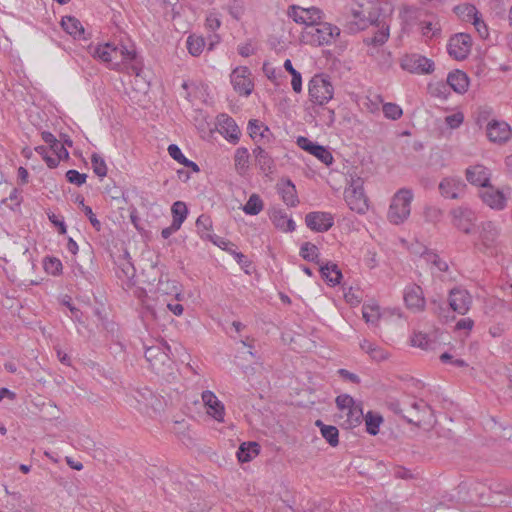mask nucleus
<instances>
[{
	"label": "nucleus",
	"mask_w": 512,
	"mask_h": 512,
	"mask_svg": "<svg viewBox=\"0 0 512 512\" xmlns=\"http://www.w3.org/2000/svg\"><path fill=\"white\" fill-rule=\"evenodd\" d=\"M380 12L378 0H353L351 4L353 23L358 30H364L370 25L376 24Z\"/></svg>",
	"instance_id": "1"
},
{
	"label": "nucleus",
	"mask_w": 512,
	"mask_h": 512,
	"mask_svg": "<svg viewBox=\"0 0 512 512\" xmlns=\"http://www.w3.org/2000/svg\"><path fill=\"white\" fill-rule=\"evenodd\" d=\"M112 49L114 50L112 52L113 59L121 63L120 72H127L129 74H135L136 76L140 75L142 63L138 59L137 51L133 43L121 40L118 44L112 43Z\"/></svg>",
	"instance_id": "2"
},
{
	"label": "nucleus",
	"mask_w": 512,
	"mask_h": 512,
	"mask_svg": "<svg viewBox=\"0 0 512 512\" xmlns=\"http://www.w3.org/2000/svg\"><path fill=\"white\" fill-rule=\"evenodd\" d=\"M340 35V29L330 23L319 21L318 24L304 28L301 41L312 46L332 44Z\"/></svg>",
	"instance_id": "3"
},
{
	"label": "nucleus",
	"mask_w": 512,
	"mask_h": 512,
	"mask_svg": "<svg viewBox=\"0 0 512 512\" xmlns=\"http://www.w3.org/2000/svg\"><path fill=\"white\" fill-rule=\"evenodd\" d=\"M413 200V192L411 189L402 188L398 190L392 197L388 210V220L399 225L405 222L411 212V202Z\"/></svg>",
	"instance_id": "4"
},
{
	"label": "nucleus",
	"mask_w": 512,
	"mask_h": 512,
	"mask_svg": "<svg viewBox=\"0 0 512 512\" xmlns=\"http://www.w3.org/2000/svg\"><path fill=\"white\" fill-rule=\"evenodd\" d=\"M364 181L361 177L350 175L349 186L345 190V201L352 211L365 213L368 209L367 198L363 188Z\"/></svg>",
	"instance_id": "5"
},
{
	"label": "nucleus",
	"mask_w": 512,
	"mask_h": 512,
	"mask_svg": "<svg viewBox=\"0 0 512 512\" xmlns=\"http://www.w3.org/2000/svg\"><path fill=\"white\" fill-rule=\"evenodd\" d=\"M500 228L492 221L480 225L477 248L486 254H494L499 244Z\"/></svg>",
	"instance_id": "6"
},
{
	"label": "nucleus",
	"mask_w": 512,
	"mask_h": 512,
	"mask_svg": "<svg viewBox=\"0 0 512 512\" xmlns=\"http://www.w3.org/2000/svg\"><path fill=\"white\" fill-rule=\"evenodd\" d=\"M310 100L317 105H324L333 98L334 89L328 78L323 75H315L309 81Z\"/></svg>",
	"instance_id": "7"
},
{
	"label": "nucleus",
	"mask_w": 512,
	"mask_h": 512,
	"mask_svg": "<svg viewBox=\"0 0 512 512\" xmlns=\"http://www.w3.org/2000/svg\"><path fill=\"white\" fill-rule=\"evenodd\" d=\"M482 188L483 190L479 193V197L484 204L496 211H501L506 208L507 199L511 193L510 187L507 186L502 189H498L489 183L487 187Z\"/></svg>",
	"instance_id": "8"
},
{
	"label": "nucleus",
	"mask_w": 512,
	"mask_h": 512,
	"mask_svg": "<svg viewBox=\"0 0 512 512\" xmlns=\"http://www.w3.org/2000/svg\"><path fill=\"white\" fill-rule=\"evenodd\" d=\"M288 16L293 19L297 24L310 28L322 20L323 13L317 7L304 8L302 6L293 5L290 6L287 12Z\"/></svg>",
	"instance_id": "9"
},
{
	"label": "nucleus",
	"mask_w": 512,
	"mask_h": 512,
	"mask_svg": "<svg viewBox=\"0 0 512 512\" xmlns=\"http://www.w3.org/2000/svg\"><path fill=\"white\" fill-rule=\"evenodd\" d=\"M251 76L250 69L245 66L237 67L232 71L230 75L231 84L238 94L249 96L252 93L254 83Z\"/></svg>",
	"instance_id": "10"
},
{
	"label": "nucleus",
	"mask_w": 512,
	"mask_h": 512,
	"mask_svg": "<svg viewBox=\"0 0 512 512\" xmlns=\"http://www.w3.org/2000/svg\"><path fill=\"white\" fill-rule=\"evenodd\" d=\"M453 225L466 234H470L476 222V214L468 207L460 206L451 210Z\"/></svg>",
	"instance_id": "11"
},
{
	"label": "nucleus",
	"mask_w": 512,
	"mask_h": 512,
	"mask_svg": "<svg viewBox=\"0 0 512 512\" xmlns=\"http://www.w3.org/2000/svg\"><path fill=\"white\" fill-rule=\"evenodd\" d=\"M448 53L456 60L465 59L471 50V37L465 33H459L450 38Z\"/></svg>",
	"instance_id": "12"
},
{
	"label": "nucleus",
	"mask_w": 512,
	"mask_h": 512,
	"mask_svg": "<svg viewBox=\"0 0 512 512\" xmlns=\"http://www.w3.org/2000/svg\"><path fill=\"white\" fill-rule=\"evenodd\" d=\"M401 66L409 72L418 74H426L434 70V63L430 59L416 54L405 57Z\"/></svg>",
	"instance_id": "13"
},
{
	"label": "nucleus",
	"mask_w": 512,
	"mask_h": 512,
	"mask_svg": "<svg viewBox=\"0 0 512 512\" xmlns=\"http://www.w3.org/2000/svg\"><path fill=\"white\" fill-rule=\"evenodd\" d=\"M297 145L307 151L308 153L315 156L325 165H330L333 162V156L331 152L324 146L318 145L306 137L300 136L297 138Z\"/></svg>",
	"instance_id": "14"
},
{
	"label": "nucleus",
	"mask_w": 512,
	"mask_h": 512,
	"mask_svg": "<svg viewBox=\"0 0 512 512\" xmlns=\"http://www.w3.org/2000/svg\"><path fill=\"white\" fill-rule=\"evenodd\" d=\"M472 304L471 295L464 289L454 288L449 294V305L451 309L460 315H465Z\"/></svg>",
	"instance_id": "15"
},
{
	"label": "nucleus",
	"mask_w": 512,
	"mask_h": 512,
	"mask_svg": "<svg viewBox=\"0 0 512 512\" xmlns=\"http://www.w3.org/2000/svg\"><path fill=\"white\" fill-rule=\"evenodd\" d=\"M466 184L455 177H446L439 183L441 195L448 199H459L465 193Z\"/></svg>",
	"instance_id": "16"
},
{
	"label": "nucleus",
	"mask_w": 512,
	"mask_h": 512,
	"mask_svg": "<svg viewBox=\"0 0 512 512\" xmlns=\"http://www.w3.org/2000/svg\"><path fill=\"white\" fill-rule=\"evenodd\" d=\"M465 177L471 185L482 188L490 183L491 172L487 167L475 164L465 170Z\"/></svg>",
	"instance_id": "17"
},
{
	"label": "nucleus",
	"mask_w": 512,
	"mask_h": 512,
	"mask_svg": "<svg viewBox=\"0 0 512 512\" xmlns=\"http://www.w3.org/2000/svg\"><path fill=\"white\" fill-rule=\"evenodd\" d=\"M404 301L408 309L421 312L425 308L423 290L416 284L409 285L404 290Z\"/></svg>",
	"instance_id": "18"
},
{
	"label": "nucleus",
	"mask_w": 512,
	"mask_h": 512,
	"mask_svg": "<svg viewBox=\"0 0 512 512\" xmlns=\"http://www.w3.org/2000/svg\"><path fill=\"white\" fill-rule=\"evenodd\" d=\"M333 222V216L327 212H310L305 217L307 227L316 232L328 231Z\"/></svg>",
	"instance_id": "19"
},
{
	"label": "nucleus",
	"mask_w": 512,
	"mask_h": 512,
	"mask_svg": "<svg viewBox=\"0 0 512 512\" xmlns=\"http://www.w3.org/2000/svg\"><path fill=\"white\" fill-rule=\"evenodd\" d=\"M202 401L207 409V414L218 422L224 421L225 408L223 403L217 396L209 390H206L201 395Z\"/></svg>",
	"instance_id": "20"
},
{
	"label": "nucleus",
	"mask_w": 512,
	"mask_h": 512,
	"mask_svg": "<svg viewBox=\"0 0 512 512\" xmlns=\"http://www.w3.org/2000/svg\"><path fill=\"white\" fill-rule=\"evenodd\" d=\"M145 358L157 373H164L165 366L170 364L168 354L159 346L148 347L145 351Z\"/></svg>",
	"instance_id": "21"
},
{
	"label": "nucleus",
	"mask_w": 512,
	"mask_h": 512,
	"mask_svg": "<svg viewBox=\"0 0 512 512\" xmlns=\"http://www.w3.org/2000/svg\"><path fill=\"white\" fill-rule=\"evenodd\" d=\"M487 136L490 141L503 143L511 136V130L507 123L492 121L487 125Z\"/></svg>",
	"instance_id": "22"
},
{
	"label": "nucleus",
	"mask_w": 512,
	"mask_h": 512,
	"mask_svg": "<svg viewBox=\"0 0 512 512\" xmlns=\"http://www.w3.org/2000/svg\"><path fill=\"white\" fill-rule=\"evenodd\" d=\"M113 51L112 43L108 42L94 47L91 54L94 58H98L101 61L107 63L110 69L117 71L121 69V63L113 59Z\"/></svg>",
	"instance_id": "23"
},
{
	"label": "nucleus",
	"mask_w": 512,
	"mask_h": 512,
	"mask_svg": "<svg viewBox=\"0 0 512 512\" xmlns=\"http://www.w3.org/2000/svg\"><path fill=\"white\" fill-rule=\"evenodd\" d=\"M253 156L255 165L261 170L265 175H269L273 173L275 168L274 159L272 156L264 150L261 146H257L253 149Z\"/></svg>",
	"instance_id": "24"
},
{
	"label": "nucleus",
	"mask_w": 512,
	"mask_h": 512,
	"mask_svg": "<svg viewBox=\"0 0 512 512\" xmlns=\"http://www.w3.org/2000/svg\"><path fill=\"white\" fill-rule=\"evenodd\" d=\"M218 123L220 132L224 135V137L227 140L233 143H236L239 140L240 130L235 121L231 117L222 114L218 118Z\"/></svg>",
	"instance_id": "25"
},
{
	"label": "nucleus",
	"mask_w": 512,
	"mask_h": 512,
	"mask_svg": "<svg viewBox=\"0 0 512 512\" xmlns=\"http://www.w3.org/2000/svg\"><path fill=\"white\" fill-rule=\"evenodd\" d=\"M337 417L341 421L342 426L345 428H352L361 423L363 418V411L361 406L357 404L345 412L339 413Z\"/></svg>",
	"instance_id": "26"
},
{
	"label": "nucleus",
	"mask_w": 512,
	"mask_h": 512,
	"mask_svg": "<svg viewBox=\"0 0 512 512\" xmlns=\"http://www.w3.org/2000/svg\"><path fill=\"white\" fill-rule=\"evenodd\" d=\"M456 10L463 11L466 13L467 17H471L473 19V25L475 26L479 36L483 39L487 38L489 33L486 24L480 18L479 13L475 6L473 5H464L462 7H456Z\"/></svg>",
	"instance_id": "27"
},
{
	"label": "nucleus",
	"mask_w": 512,
	"mask_h": 512,
	"mask_svg": "<svg viewBox=\"0 0 512 512\" xmlns=\"http://www.w3.org/2000/svg\"><path fill=\"white\" fill-rule=\"evenodd\" d=\"M270 219L273 225L283 232H292L295 230V222L282 210H273L270 214Z\"/></svg>",
	"instance_id": "28"
},
{
	"label": "nucleus",
	"mask_w": 512,
	"mask_h": 512,
	"mask_svg": "<svg viewBox=\"0 0 512 512\" xmlns=\"http://www.w3.org/2000/svg\"><path fill=\"white\" fill-rule=\"evenodd\" d=\"M278 192L287 206L294 207L298 204L297 191L295 185L290 180L280 182L278 184Z\"/></svg>",
	"instance_id": "29"
},
{
	"label": "nucleus",
	"mask_w": 512,
	"mask_h": 512,
	"mask_svg": "<svg viewBox=\"0 0 512 512\" xmlns=\"http://www.w3.org/2000/svg\"><path fill=\"white\" fill-rule=\"evenodd\" d=\"M117 276L123 281L130 282L135 276V268L130 260L129 254H125L118 258Z\"/></svg>",
	"instance_id": "30"
},
{
	"label": "nucleus",
	"mask_w": 512,
	"mask_h": 512,
	"mask_svg": "<svg viewBox=\"0 0 512 512\" xmlns=\"http://www.w3.org/2000/svg\"><path fill=\"white\" fill-rule=\"evenodd\" d=\"M62 28L75 39H85L82 23L73 16H65L61 20Z\"/></svg>",
	"instance_id": "31"
},
{
	"label": "nucleus",
	"mask_w": 512,
	"mask_h": 512,
	"mask_svg": "<svg viewBox=\"0 0 512 512\" xmlns=\"http://www.w3.org/2000/svg\"><path fill=\"white\" fill-rule=\"evenodd\" d=\"M234 166L239 175L243 176L247 174L250 167V155L247 148L239 147L236 149L234 154Z\"/></svg>",
	"instance_id": "32"
},
{
	"label": "nucleus",
	"mask_w": 512,
	"mask_h": 512,
	"mask_svg": "<svg viewBox=\"0 0 512 512\" xmlns=\"http://www.w3.org/2000/svg\"><path fill=\"white\" fill-rule=\"evenodd\" d=\"M447 82L450 85V87L458 93H464L466 92L469 80L467 75L459 70H456L454 72H451L448 74Z\"/></svg>",
	"instance_id": "33"
},
{
	"label": "nucleus",
	"mask_w": 512,
	"mask_h": 512,
	"mask_svg": "<svg viewBox=\"0 0 512 512\" xmlns=\"http://www.w3.org/2000/svg\"><path fill=\"white\" fill-rule=\"evenodd\" d=\"M361 349L367 353L370 358L374 361L381 362L387 360L389 354L382 347L377 346L375 343H372L366 339L360 342Z\"/></svg>",
	"instance_id": "34"
},
{
	"label": "nucleus",
	"mask_w": 512,
	"mask_h": 512,
	"mask_svg": "<svg viewBox=\"0 0 512 512\" xmlns=\"http://www.w3.org/2000/svg\"><path fill=\"white\" fill-rule=\"evenodd\" d=\"M259 454V445L256 442L242 443L237 451V458L240 462L251 461Z\"/></svg>",
	"instance_id": "35"
},
{
	"label": "nucleus",
	"mask_w": 512,
	"mask_h": 512,
	"mask_svg": "<svg viewBox=\"0 0 512 512\" xmlns=\"http://www.w3.org/2000/svg\"><path fill=\"white\" fill-rule=\"evenodd\" d=\"M411 345L414 347L421 348L422 350L429 351L436 349L437 341L435 340V338H431L427 334L417 332L414 333L411 338Z\"/></svg>",
	"instance_id": "36"
},
{
	"label": "nucleus",
	"mask_w": 512,
	"mask_h": 512,
	"mask_svg": "<svg viewBox=\"0 0 512 512\" xmlns=\"http://www.w3.org/2000/svg\"><path fill=\"white\" fill-rule=\"evenodd\" d=\"M316 426L320 428L321 435L325 440L333 447L337 446L339 443V431L335 426L325 425L321 420L316 421Z\"/></svg>",
	"instance_id": "37"
},
{
	"label": "nucleus",
	"mask_w": 512,
	"mask_h": 512,
	"mask_svg": "<svg viewBox=\"0 0 512 512\" xmlns=\"http://www.w3.org/2000/svg\"><path fill=\"white\" fill-rule=\"evenodd\" d=\"M322 277L331 285L340 283L342 273L336 264H326L320 267Z\"/></svg>",
	"instance_id": "38"
},
{
	"label": "nucleus",
	"mask_w": 512,
	"mask_h": 512,
	"mask_svg": "<svg viewBox=\"0 0 512 512\" xmlns=\"http://www.w3.org/2000/svg\"><path fill=\"white\" fill-rule=\"evenodd\" d=\"M249 135L254 141H258L259 139H264L267 137V133H269V128L265 126L259 120H250L248 124Z\"/></svg>",
	"instance_id": "39"
},
{
	"label": "nucleus",
	"mask_w": 512,
	"mask_h": 512,
	"mask_svg": "<svg viewBox=\"0 0 512 512\" xmlns=\"http://www.w3.org/2000/svg\"><path fill=\"white\" fill-rule=\"evenodd\" d=\"M188 52L194 56L198 57L204 50L205 40L203 37L198 35H190L186 41Z\"/></svg>",
	"instance_id": "40"
},
{
	"label": "nucleus",
	"mask_w": 512,
	"mask_h": 512,
	"mask_svg": "<svg viewBox=\"0 0 512 512\" xmlns=\"http://www.w3.org/2000/svg\"><path fill=\"white\" fill-rule=\"evenodd\" d=\"M172 216H173V224H176L179 228L181 227L182 223L185 221L188 209L184 202L182 201H176L171 208Z\"/></svg>",
	"instance_id": "41"
},
{
	"label": "nucleus",
	"mask_w": 512,
	"mask_h": 512,
	"mask_svg": "<svg viewBox=\"0 0 512 512\" xmlns=\"http://www.w3.org/2000/svg\"><path fill=\"white\" fill-rule=\"evenodd\" d=\"M264 204L262 199L257 194H252L246 204L243 206V211L247 215H257L263 210Z\"/></svg>",
	"instance_id": "42"
},
{
	"label": "nucleus",
	"mask_w": 512,
	"mask_h": 512,
	"mask_svg": "<svg viewBox=\"0 0 512 512\" xmlns=\"http://www.w3.org/2000/svg\"><path fill=\"white\" fill-rule=\"evenodd\" d=\"M197 232L202 239L208 240L212 234L209 233L212 227L211 218L208 215H200L196 220Z\"/></svg>",
	"instance_id": "43"
},
{
	"label": "nucleus",
	"mask_w": 512,
	"mask_h": 512,
	"mask_svg": "<svg viewBox=\"0 0 512 512\" xmlns=\"http://www.w3.org/2000/svg\"><path fill=\"white\" fill-rule=\"evenodd\" d=\"M382 422L383 418L378 414L368 412L365 416L366 430L371 435L378 434Z\"/></svg>",
	"instance_id": "44"
},
{
	"label": "nucleus",
	"mask_w": 512,
	"mask_h": 512,
	"mask_svg": "<svg viewBox=\"0 0 512 512\" xmlns=\"http://www.w3.org/2000/svg\"><path fill=\"white\" fill-rule=\"evenodd\" d=\"M284 68L291 74L292 81L291 85L296 93H300L302 90V77L301 74L294 69L291 60L287 59L284 62Z\"/></svg>",
	"instance_id": "45"
},
{
	"label": "nucleus",
	"mask_w": 512,
	"mask_h": 512,
	"mask_svg": "<svg viewBox=\"0 0 512 512\" xmlns=\"http://www.w3.org/2000/svg\"><path fill=\"white\" fill-rule=\"evenodd\" d=\"M300 255L307 261L318 262L319 250L316 245L305 242L300 248Z\"/></svg>",
	"instance_id": "46"
},
{
	"label": "nucleus",
	"mask_w": 512,
	"mask_h": 512,
	"mask_svg": "<svg viewBox=\"0 0 512 512\" xmlns=\"http://www.w3.org/2000/svg\"><path fill=\"white\" fill-rule=\"evenodd\" d=\"M91 163L93 167L94 173L99 176L100 178H103L107 175V165L104 161V159L98 155L97 153L92 154L91 156Z\"/></svg>",
	"instance_id": "47"
},
{
	"label": "nucleus",
	"mask_w": 512,
	"mask_h": 512,
	"mask_svg": "<svg viewBox=\"0 0 512 512\" xmlns=\"http://www.w3.org/2000/svg\"><path fill=\"white\" fill-rule=\"evenodd\" d=\"M382 109L385 117L391 120H398L403 114L401 107L394 103H385Z\"/></svg>",
	"instance_id": "48"
},
{
	"label": "nucleus",
	"mask_w": 512,
	"mask_h": 512,
	"mask_svg": "<svg viewBox=\"0 0 512 512\" xmlns=\"http://www.w3.org/2000/svg\"><path fill=\"white\" fill-rule=\"evenodd\" d=\"M362 314L365 321L371 324H375L380 317L379 308L377 306L364 305Z\"/></svg>",
	"instance_id": "49"
},
{
	"label": "nucleus",
	"mask_w": 512,
	"mask_h": 512,
	"mask_svg": "<svg viewBox=\"0 0 512 512\" xmlns=\"http://www.w3.org/2000/svg\"><path fill=\"white\" fill-rule=\"evenodd\" d=\"M336 405L339 409V413H341V412H345L346 410L354 407L357 404L355 403L354 399L350 395L342 394L336 398Z\"/></svg>",
	"instance_id": "50"
},
{
	"label": "nucleus",
	"mask_w": 512,
	"mask_h": 512,
	"mask_svg": "<svg viewBox=\"0 0 512 512\" xmlns=\"http://www.w3.org/2000/svg\"><path fill=\"white\" fill-rule=\"evenodd\" d=\"M66 178L70 183L81 186L86 182L87 175L72 169L66 172Z\"/></svg>",
	"instance_id": "51"
},
{
	"label": "nucleus",
	"mask_w": 512,
	"mask_h": 512,
	"mask_svg": "<svg viewBox=\"0 0 512 512\" xmlns=\"http://www.w3.org/2000/svg\"><path fill=\"white\" fill-rule=\"evenodd\" d=\"M423 258L425 259V261H429L430 258H434V266H436L439 271L448 270V264L445 261L441 260L439 256L433 252H426L423 255Z\"/></svg>",
	"instance_id": "52"
},
{
	"label": "nucleus",
	"mask_w": 512,
	"mask_h": 512,
	"mask_svg": "<svg viewBox=\"0 0 512 512\" xmlns=\"http://www.w3.org/2000/svg\"><path fill=\"white\" fill-rule=\"evenodd\" d=\"M423 258L425 259V261H429L430 258H434V266H436L439 271L448 270V264L445 261L441 260L439 256L433 252H426L423 255Z\"/></svg>",
	"instance_id": "53"
},
{
	"label": "nucleus",
	"mask_w": 512,
	"mask_h": 512,
	"mask_svg": "<svg viewBox=\"0 0 512 512\" xmlns=\"http://www.w3.org/2000/svg\"><path fill=\"white\" fill-rule=\"evenodd\" d=\"M463 121H464V116L461 112H457L452 115H448L445 118L446 124L452 129L458 128L463 123Z\"/></svg>",
	"instance_id": "54"
},
{
	"label": "nucleus",
	"mask_w": 512,
	"mask_h": 512,
	"mask_svg": "<svg viewBox=\"0 0 512 512\" xmlns=\"http://www.w3.org/2000/svg\"><path fill=\"white\" fill-rule=\"evenodd\" d=\"M388 37L389 27L383 25L373 37L372 43L375 45H382L387 41Z\"/></svg>",
	"instance_id": "55"
},
{
	"label": "nucleus",
	"mask_w": 512,
	"mask_h": 512,
	"mask_svg": "<svg viewBox=\"0 0 512 512\" xmlns=\"http://www.w3.org/2000/svg\"><path fill=\"white\" fill-rule=\"evenodd\" d=\"M83 211L85 213V215L88 217L91 225L97 230V231H100L101 230V223L100 221L96 218L95 214L93 213L91 207L89 206H86V205H83Z\"/></svg>",
	"instance_id": "56"
},
{
	"label": "nucleus",
	"mask_w": 512,
	"mask_h": 512,
	"mask_svg": "<svg viewBox=\"0 0 512 512\" xmlns=\"http://www.w3.org/2000/svg\"><path fill=\"white\" fill-rule=\"evenodd\" d=\"M133 397L139 404H147L146 402H148L149 399L153 398V393L149 389H144L143 391L137 390Z\"/></svg>",
	"instance_id": "57"
},
{
	"label": "nucleus",
	"mask_w": 512,
	"mask_h": 512,
	"mask_svg": "<svg viewBox=\"0 0 512 512\" xmlns=\"http://www.w3.org/2000/svg\"><path fill=\"white\" fill-rule=\"evenodd\" d=\"M51 150L54 152V154L56 155L55 157L59 158V160L63 159V158H68L69 156V153L68 151L66 150V148L64 147V145L62 143H60L59 141L56 142L52 147H51Z\"/></svg>",
	"instance_id": "58"
},
{
	"label": "nucleus",
	"mask_w": 512,
	"mask_h": 512,
	"mask_svg": "<svg viewBox=\"0 0 512 512\" xmlns=\"http://www.w3.org/2000/svg\"><path fill=\"white\" fill-rule=\"evenodd\" d=\"M221 25L220 19L216 14H210L206 18V26L209 30L214 31Z\"/></svg>",
	"instance_id": "59"
},
{
	"label": "nucleus",
	"mask_w": 512,
	"mask_h": 512,
	"mask_svg": "<svg viewBox=\"0 0 512 512\" xmlns=\"http://www.w3.org/2000/svg\"><path fill=\"white\" fill-rule=\"evenodd\" d=\"M169 155L171 158H173L175 161L179 162L183 158V153L181 152V149L176 144H170L167 149Z\"/></svg>",
	"instance_id": "60"
},
{
	"label": "nucleus",
	"mask_w": 512,
	"mask_h": 512,
	"mask_svg": "<svg viewBox=\"0 0 512 512\" xmlns=\"http://www.w3.org/2000/svg\"><path fill=\"white\" fill-rule=\"evenodd\" d=\"M210 240L211 242H213L215 245H217L218 247L224 249V250H228L230 251V249L228 248L229 245H232L229 241L221 238V237H218L216 235H211V237L208 239Z\"/></svg>",
	"instance_id": "61"
},
{
	"label": "nucleus",
	"mask_w": 512,
	"mask_h": 512,
	"mask_svg": "<svg viewBox=\"0 0 512 512\" xmlns=\"http://www.w3.org/2000/svg\"><path fill=\"white\" fill-rule=\"evenodd\" d=\"M474 326V321L470 318H463V319H460L457 323H456V329L458 330H468L470 331Z\"/></svg>",
	"instance_id": "62"
},
{
	"label": "nucleus",
	"mask_w": 512,
	"mask_h": 512,
	"mask_svg": "<svg viewBox=\"0 0 512 512\" xmlns=\"http://www.w3.org/2000/svg\"><path fill=\"white\" fill-rule=\"evenodd\" d=\"M338 373L340 374V376L342 378H344V379H346V380H348V381H350L352 383H359L360 382V379H359V377L356 374L351 373V372H349L346 369H340L338 371Z\"/></svg>",
	"instance_id": "63"
},
{
	"label": "nucleus",
	"mask_w": 512,
	"mask_h": 512,
	"mask_svg": "<svg viewBox=\"0 0 512 512\" xmlns=\"http://www.w3.org/2000/svg\"><path fill=\"white\" fill-rule=\"evenodd\" d=\"M229 12L230 14L235 18V19H240V17L242 16L243 14V7L240 3L238 2H234L231 6H230V9H229Z\"/></svg>",
	"instance_id": "64"
}]
</instances>
